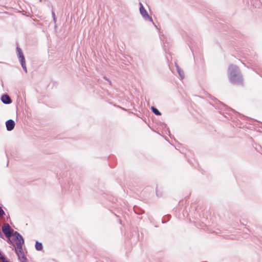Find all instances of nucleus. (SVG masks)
Instances as JSON below:
<instances>
[{
	"label": "nucleus",
	"instance_id": "f257e3e1",
	"mask_svg": "<svg viewBox=\"0 0 262 262\" xmlns=\"http://www.w3.org/2000/svg\"><path fill=\"white\" fill-rule=\"evenodd\" d=\"M228 75L230 81L233 84L243 85V78L238 67L230 64L228 69Z\"/></svg>",
	"mask_w": 262,
	"mask_h": 262
},
{
	"label": "nucleus",
	"instance_id": "f03ea898",
	"mask_svg": "<svg viewBox=\"0 0 262 262\" xmlns=\"http://www.w3.org/2000/svg\"><path fill=\"white\" fill-rule=\"evenodd\" d=\"M2 230L5 236L7 238V242L13 246H14V243L23 237L19 233L11 228L7 223L5 224L2 226Z\"/></svg>",
	"mask_w": 262,
	"mask_h": 262
},
{
	"label": "nucleus",
	"instance_id": "7ed1b4c3",
	"mask_svg": "<svg viewBox=\"0 0 262 262\" xmlns=\"http://www.w3.org/2000/svg\"><path fill=\"white\" fill-rule=\"evenodd\" d=\"M24 243L25 241L23 237L15 242L16 245L15 251L17 255L24 253L23 249V246Z\"/></svg>",
	"mask_w": 262,
	"mask_h": 262
},
{
	"label": "nucleus",
	"instance_id": "20e7f679",
	"mask_svg": "<svg viewBox=\"0 0 262 262\" xmlns=\"http://www.w3.org/2000/svg\"><path fill=\"white\" fill-rule=\"evenodd\" d=\"M139 5H140V8H139L140 13L141 15H142V16L146 20L152 21V17L148 15L147 11L144 8L143 4L141 3H140Z\"/></svg>",
	"mask_w": 262,
	"mask_h": 262
},
{
	"label": "nucleus",
	"instance_id": "39448f33",
	"mask_svg": "<svg viewBox=\"0 0 262 262\" xmlns=\"http://www.w3.org/2000/svg\"><path fill=\"white\" fill-rule=\"evenodd\" d=\"M15 122L12 119H9L6 122V129L8 131H11L15 127Z\"/></svg>",
	"mask_w": 262,
	"mask_h": 262
},
{
	"label": "nucleus",
	"instance_id": "423d86ee",
	"mask_svg": "<svg viewBox=\"0 0 262 262\" xmlns=\"http://www.w3.org/2000/svg\"><path fill=\"white\" fill-rule=\"evenodd\" d=\"M1 99L2 102L6 104H9L12 102L10 97L7 94H3L1 96Z\"/></svg>",
	"mask_w": 262,
	"mask_h": 262
},
{
	"label": "nucleus",
	"instance_id": "0eeeda50",
	"mask_svg": "<svg viewBox=\"0 0 262 262\" xmlns=\"http://www.w3.org/2000/svg\"><path fill=\"white\" fill-rule=\"evenodd\" d=\"M16 50L19 61L20 62L25 60V56L21 49L19 47H17Z\"/></svg>",
	"mask_w": 262,
	"mask_h": 262
},
{
	"label": "nucleus",
	"instance_id": "6e6552de",
	"mask_svg": "<svg viewBox=\"0 0 262 262\" xmlns=\"http://www.w3.org/2000/svg\"><path fill=\"white\" fill-rule=\"evenodd\" d=\"M177 71L181 77V79H183L185 77V74L184 71L179 67V66L176 63Z\"/></svg>",
	"mask_w": 262,
	"mask_h": 262
},
{
	"label": "nucleus",
	"instance_id": "1a4fd4ad",
	"mask_svg": "<svg viewBox=\"0 0 262 262\" xmlns=\"http://www.w3.org/2000/svg\"><path fill=\"white\" fill-rule=\"evenodd\" d=\"M0 262H10L0 250Z\"/></svg>",
	"mask_w": 262,
	"mask_h": 262
},
{
	"label": "nucleus",
	"instance_id": "9d476101",
	"mask_svg": "<svg viewBox=\"0 0 262 262\" xmlns=\"http://www.w3.org/2000/svg\"><path fill=\"white\" fill-rule=\"evenodd\" d=\"M35 247L37 251H41L43 249V246L42 243L38 241L36 242Z\"/></svg>",
	"mask_w": 262,
	"mask_h": 262
},
{
	"label": "nucleus",
	"instance_id": "9b49d317",
	"mask_svg": "<svg viewBox=\"0 0 262 262\" xmlns=\"http://www.w3.org/2000/svg\"><path fill=\"white\" fill-rule=\"evenodd\" d=\"M17 256L18 259L20 261V262L26 261L27 260V259L25 255V253H23L21 254H19Z\"/></svg>",
	"mask_w": 262,
	"mask_h": 262
},
{
	"label": "nucleus",
	"instance_id": "f8f14e48",
	"mask_svg": "<svg viewBox=\"0 0 262 262\" xmlns=\"http://www.w3.org/2000/svg\"><path fill=\"white\" fill-rule=\"evenodd\" d=\"M134 210L135 213L138 214H142L144 212V210H143L142 209H140L138 207H134Z\"/></svg>",
	"mask_w": 262,
	"mask_h": 262
},
{
	"label": "nucleus",
	"instance_id": "ddd939ff",
	"mask_svg": "<svg viewBox=\"0 0 262 262\" xmlns=\"http://www.w3.org/2000/svg\"><path fill=\"white\" fill-rule=\"evenodd\" d=\"M151 110L152 112L157 116H160L161 115V113L155 107L151 106Z\"/></svg>",
	"mask_w": 262,
	"mask_h": 262
},
{
	"label": "nucleus",
	"instance_id": "4468645a",
	"mask_svg": "<svg viewBox=\"0 0 262 262\" xmlns=\"http://www.w3.org/2000/svg\"><path fill=\"white\" fill-rule=\"evenodd\" d=\"M20 64H21V66L24 70V71L27 73V67H26V61L24 60V61H20Z\"/></svg>",
	"mask_w": 262,
	"mask_h": 262
},
{
	"label": "nucleus",
	"instance_id": "2eb2a0df",
	"mask_svg": "<svg viewBox=\"0 0 262 262\" xmlns=\"http://www.w3.org/2000/svg\"><path fill=\"white\" fill-rule=\"evenodd\" d=\"M5 215V212L2 209V207L0 206V219L3 217Z\"/></svg>",
	"mask_w": 262,
	"mask_h": 262
},
{
	"label": "nucleus",
	"instance_id": "dca6fc26",
	"mask_svg": "<svg viewBox=\"0 0 262 262\" xmlns=\"http://www.w3.org/2000/svg\"><path fill=\"white\" fill-rule=\"evenodd\" d=\"M52 16L53 20H54V23H55L56 21V17L55 13L53 11H52Z\"/></svg>",
	"mask_w": 262,
	"mask_h": 262
},
{
	"label": "nucleus",
	"instance_id": "f3484780",
	"mask_svg": "<svg viewBox=\"0 0 262 262\" xmlns=\"http://www.w3.org/2000/svg\"><path fill=\"white\" fill-rule=\"evenodd\" d=\"M103 78L104 79H105L106 80H107L109 82L110 84L111 85V84H112L111 81L108 78H107L106 76H104Z\"/></svg>",
	"mask_w": 262,
	"mask_h": 262
},
{
	"label": "nucleus",
	"instance_id": "a211bd4d",
	"mask_svg": "<svg viewBox=\"0 0 262 262\" xmlns=\"http://www.w3.org/2000/svg\"><path fill=\"white\" fill-rule=\"evenodd\" d=\"M156 193H157V195L158 196H159V194H158V190H157V189L156 190Z\"/></svg>",
	"mask_w": 262,
	"mask_h": 262
},
{
	"label": "nucleus",
	"instance_id": "6ab92c4d",
	"mask_svg": "<svg viewBox=\"0 0 262 262\" xmlns=\"http://www.w3.org/2000/svg\"><path fill=\"white\" fill-rule=\"evenodd\" d=\"M162 223H165V221H162Z\"/></svg>",
	"mask_w": 262,
	"mask_h": 262
},
{
	"label": "nucleus",
	"instance_id": "aec40b11",
	"mask_svg": "<svg viewBox=\"0 0 262 262\" xmlns=\"http://www.w3.org/2000/svg\"><path fill=\"white\" fill-rule=\"evenodd\" d=\"M23 262H27V261H23Z\"/></svg>",
	"mask_w": 262,
	"mask_h": 262
}]
</instances>
